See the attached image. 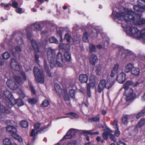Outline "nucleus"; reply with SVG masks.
<instances>
[{"mask_svg": "<svg viewBox=\"0 0 145 145\" xmlns=\"http://www.w3.org/2000/svg\"><path fill=\"white\" fill-rule=\"evenodd\" d=\"M112 14L118 20L123 19L126 23L132 21V23L136 25L145 24V19L141 18V15L140 14L135 13L131 9H126L125 11L122 12H116L114 11Z\"/></svg>", "mask_w": 145, "mask_h": 145, "instance_id": "nucleus-1", "label": "nucleus"}, {"mask_svg": "<svg viewBox=\"0 0 145 145\" xmlns=\"http://www.w3.org/2000/svg\"><path fill=\"white\" fill-rule=\"evenodd\" d=\"M47 56L51 68H53L57 65L61 67L64 64L62 54L59 52L56 56V52L54 50L51 48H48L46 52Z\"/></svg>", "mask_w": 145, "mask_h": 145, "instance_id": "nucleus-2", "label": "nucleus"}, {"mask_svg": "<svg viewBox=\"0 0 145 145\" xmlns=\"http://www.w3.org/2000/svg\"><path fill=\"white\" fill-rule=\"evenodd\" d=\"M122 22V26L124 28V31L129 35L133 37L138 38V35L139 32V30L136 27H131L128 24L131 23L132 21L130 22L126 23V22L123 19L121 20H118Z\"/></svg>", "mask_w": 145, "mask_h": 145, "instance_id": "nucleus-3", "label": "nucleus"}, {"mask_svg": "<svg viewBox=\"0 0 145 145\" xmlns=\"http://www.w3.org/2000/svg\"><path fill=\"white\" fill-rule=\"evenodd\" d=\"M114 79H108L107 82L105 80H102L99 82L98 86L96 92L101 93L103 91L104 89L106 88L108 89H110L114 84Z\"/></svg>", "mask_w": 145, "mask_h": 145, "instance_id": "nucleus-4", "label": "nucleus"}, {"mask_svg": "<svg viewBox=\"0 0 145 145\" xmlns=\"http://www.w3.org/2000/svg\"><path fill=\"white\" fill-rule=\"evenodd\" d=\"M10 64L12 69L16 71H20V73L22 75L23 80L25 81L26 80V77L25 72L21 70L22 67L19 63L14 59L12 58L10 60Z\"/></svg>", "mask_w": 145, "mask_h": 145, "instance_id": "nucleus-5", "label": "nucleus"}, {"mask_svg": "<svg viewBox=\"0 0 145 145\" xmlns=\"http://www.w3.org/2000/svg\"><path fill=\"white\" fill-rule=\"evenodd\" d=\"M55 90L57 93L60 97L63 96L65 101H68L69 99V97L68 94L67 89L65 88L63 89H61L57 83L54 85Z\"/></svg>", "mask_w": 145, "mask_h": 145, "instance_id": "nucleus-6", "label": "nucleus"}, {"mask_svg": "<svg viewBox=\"0 0 145 145\" xmlns=\"http://www.w3.org/2000/svg\"><path fill=\"white\" fill-rule=\"evenodd\" d=\"M89 83L87 84V94L89 97H91L90 88H93L97 85V82L95 80V76L91 74L89 78Z\"/></svg>", "mask_w": 145, "mask_h": 145, "instance_id": "nucleus-7", "label": "nucleus"}, {"mask_svg": "<svg viewBox=\"0 0 145 145\" xmlns=\"http://www.w3.org/2000/svg\"><path fill=\"white\" fill-rule=\"evenodd\" d=\"M6 129L7 131L10 133L13 138L18 140L20 142L22 141V138L16 134L17 129L15 127L8 125L6 128Z\"/></svg>", "mask_w": 145, "mask_h": 145, "instance_id": "nucleus-8", "label": "nucleus"}, {"mask_svg": "<svg viewBox=\"0 0 145 145\" xmlns=\"http://www.w3.org/2000/svg\"><path fill=\"white\" fill-rule=\"evenodd\" d=\"M35 78L38 82L43 84L44 83V77L43 72L37 67H35L33 69Z\"/></svg>", "mask_w": 145, "mask_h": 145, "instance_id": "nucleus-9", "label": "nucleus"}, {"mask_svg": "<svg viewBox=\"0 0 145 145\" xmlns=\"http://www.w3.org/2000/svg\"><path fill=\"white\" fill-rule=\"evenodd\" d=\"M31 43L32 46L35 51L36 52V53H35L34 54L35 61L36 63L39 64L40 62V61L39 59V56L38 54V53L39 52V46L36 41L34 40H31Z\"/></svg>", "mask_w": 145, "mask_h": 145, "instance_id": "nucleus-10", "label": "nucleus"}, {"mask_svg": "<svg viewBox=\"0 0 145 145\" xmlns=\"http://www.w3.org/2000/svg\"><path fill=\"white\" fill-rule=\"evenodd\" d=\"M124 94L126 96L125 99L127 101H132L136 96L135 93L134 92L133 89L131 88L128 90L125 91Z\"/></svg>", "mask_w": 145, "mask_h": 145, "instance_id": "nucleus-11", "label": "nucleus"}, {"mask_svg": "<svg viewBox=\"0 0 145 145\" xmlns=\"http://www.w3.org/2000/svg\"><path fill=\"white\" fill-rule=\"evenodd\" d=\"M2 89L3 90L4 95L6 97L7 101L6 104H7V103L9 105L10 102L12 104L13 103L15 102L14 99L10 92L6 88H5V89L2 88Z\"/></svg>", "mask_w": 145, "mask_h": 145, "instance_id": "nucleus-12", "label": "nucleus"}, {"mask_svg": "<svg viewBox=\"0 0 145 145\" xmlns=\"http://www.w3.org/2000/svg\"><path fill=\"white\" fill-rule=\"evenodd\" d=\"M126 74L123 72H122L119 74L117 78V80L118 83H123L126 80Z\"/></svg>", "mask_w": 145, "mask_h": 145, "instance_id": "nucleus-13", "label": "nucleus"}, {"mask_svg": "<svg viewBox=\"0 0 145 145\" xmlns=\"http://www.w3.org/2000/svg\"><path fill=\"white\" fill-rule=\"evenodd\" d=\"M10 112L9 110L5 108L3 105L0 103V119L4 117V113L9 114Z\"/></svg>", "mask_w": 145, "mask_h": 145, "instance_id": "nucleus-14", "label": "nucleus"}, {"mask_svg": "<svg viewBox=\"0 0 145 145\" xmlns=\"http://www.w3.org/2000/svg\"><path fill=\"white\" fill-rule=\"evenodd\" d=\"M75 134V130L74 129H71L67 132L66 135L61 140L63 141L65 139L71 138Z\"/></svg>", "mask_w": 145, "mask_h": 145, "instance_id": "nucleus-15", "label": "nucleus"}, {"mask_svg": "<svg viewBox=\"0 0 145 145\" xmlns=\"http://www.w3.org/2000/svg\"><path fill=\"white\" fill-rule=\"evenodd\" d=\"M10 51L13 56L15 57L16 55H19L18 52L21 51V49L20 46H17L14 48H10Z\"/></svg>", "mask_w": 145, "mask_h": 145, "instance_id": "nucleus-16", "label": "nucleus"}, {"mask_svg": "<svg viewBox=\"0 0 145 145\" xmlns=\"http://www.w3.org/2000/svg\"><path fill=\"white\" fill-rule=\"evenodd\" d=\"M7 84L10 88L13 90L16 89L18 87L15 82H13L11 80H8L7 82Z\"/></svg>", "mask_w": 145, "mask_h": 145, "instance_id": "nucleus-17", "label": "nucleus"}, {"mask_svg": "<svg viewBox=\"0 0 145 145\" xmlns=\"http://www.w3.org/2000/svg\"><path fill=\"white\" fill-rule=\"evenodd\" d=\"M14 102L12 104L11 102H10L9 105L7 103V105L8 106V107L10 108L12 107L15 105H17L18 106H20L24 105V103L20 99H17L16 100L14 99Z\"/></svg>", "mask_w": 145, "mask_h": 145, "instance_id": "nucleus-18", "label": "nucleus"}, {"mask_svg": "<svg viewBox=\"0 0 145 145\" xmlns=\"http://www.w3.org/2000/svg\"><path fill=\"white\" fill-rule=\"evenodd\" d=\"M32 26L33 27V30L37 32L40 31L42 29V27L40 25V23L39 22H36L33 23Z\"/></svg>", "mask_w": 145, "mask_h": 145, "instance_id": "nucleus-19", "label": "nucleus"}, {"mask_svg": "<svg viewBox=\"0 0 145 145\" xmlns=\"http://www.w3.org/2000/svg\"><path fill=\"white\" fill-rule=\"evenodd\" d=\"M98 61V59L96 55L92 54L90 56L89 61L90 63L93 65H95Z\"/></svg>", "mask_w": 145, "mask_h": 145, "instance_id": "nucleus-20", "label": "nucleus"}, {"mask_svg": "<svg viewBox=\"0 0 145 145\" xmlns=\"http://www.w3.org/2000/svg\"><path fill=\"white\" fill-rule=\"evenodd\" d=\"M32 30L31 27V26H28L27 27L26 29L23 30V33L25 34L26 33V34L27 36V37L28 39H30L32 36L31 32Z\"/></svg>", "mask_w": 145, "mask_h": 145, "instance_id": "nucleus-21", "label": "nucleus"}, {"mask_svg": "<svg viewBox=\"0 0 145 145\" xmlns=\"http://www.w3.org/2000/svg\"><path fill=\"white\" fill-rule=\"evenodd\" d=\"M103 44V46H102L101 44H98L97 46V48L99 49H101L105 48V46H107L109 44L108 39L107 38H105L103 39V41L102 42Z\"/></svg>", "mask_w": 145, "mask_h": 145, "instance_id": "nucleus-22", "label": "nucleus"}, {"mask_svg": "<svg viewBox=\"0 0 145 145\" xmlns=\"http://www.w3.org/2000/svg\"><path fill=\"white\" fill-rule=\"evenodd\" d=\"M133 9L134 10L139 12H143L145 10V5L142 7L139 5H134L133 6Z\"/></svg>", "mask_w": 145, "mask_h": 145, "instance_id": "nucleus-23", "label": "nucleus"}, {"mask_svg": "<svg viewBox=\"0 0 145 145\" xmlns=\"http://www.w3.org/2000/svg\"><path fill=\"white\" fill-rule=\"evenodd\" d=\"M79 80L81 83H86L88 80V77L85 74H81L79 76Z\"/></svg>", "mask_w": 145, "mask_h": 145, "instance_id": "nucleus-24", "label": "nucleus"}, {"mask_svg": "<svg viewBox=\"0 0 145 145\" xmlns=\"http://www.w3.org/2000/svg\"><path fill=\"white\" fill-rule=\"evenodd\" d=\"M105 71L104 68L101 65H99L97 66V73L99 75H101L103 74Z\"/></svg>", "mask_w": 145, "mask_h": 145, "instance_id": "nucleus-25", "label": "nucleus"}, {"mask_svg": "<svg viewBox=\"0 0 145 145\" xmlns=\"http://www.w3.org/2000/svg\"><path fill=\"white\" fill-rule=\"evenodd\" d=\"M133 82L131 81H127L123 85V88L125 91L128 90L129 87L132 86Z\"/></svg>", "mask_w": 145, "mask_h": 145, "instance_id": "nucleus-26", "label": "nucleus"}, {"mask_svg": "<svg viewBox=\"0 0 145 145\" xmlns=\"http://www.w3.org/2000/svg\"><path fill=\"white\" fill-rule=\"evenodd\" d=\"M134 66L131 63H128L125 66L124 71L125 72L127 73L129 72L130 71L131 72Z\"/></svg>", "mask_w": 145, "mask_h": 145, "instance_id": "nucleus-27", "label": "nucleus"}, {"mask_svg": "<svg viewBox=\"0 0 145 145\" xmlns=\"http://www.w3.org/2000/svg\"><path fill=\"white\" fill-rule=\"evenodd\" d=\"M140 72V71L139 68L134 66L131 72L132 74L137 76L139 75Z\"/></svg>", "mask_w": 145, "mask_h": 145, "instance_id": "nucleus-28", "label": "nucleus"}, {"mask_svg": "<svg viewBox=\"0 0 145 145\" xmlns=\"http://www.w3.org/2000/svg\"><path fill=\"white\" fill-rule=\"evenodd\" d=\"M130 117V116L127 115H124L122 118V121L125 125H127L128 122V120Z\"/></svg>", "mask_w": 145, "mask_h": 145, "instance_id": "nucleus-29", "label": "nucleus"}, {"mask_svg": "<svg viewBox=\"0 0 145 145\" xmlns=\"http://www.w3.org/2000/svg\"><path fill=\"white\" fill-rule=\"evenodd\" d=\"M100 117L99 114H97L95 117H94L89 119L88 121L92 123V122H98L99 121Z\"/></svg>", "mask_w": 145, "mask_h": 145, "instance_id": "nucleus-30", "label": "nucleus"}, {"mask_svg": "<svg viewBox=\"0 0 145 145\" xmlns=\"http://www.w3.org/2000/svg\"><path fill=\"white\" fill-rule=\"evenodd\" d=\"M4 145H11L12 143L10 139L7 138H3L2 140Z\"/></svg>", "mask_w": 145, "mask_h": 145, "instance_id": "nucleus-31", "label": "nucleus"}, {"mask_svg": "<svg viewBox=\"0 0 145 145\" xmlns=\"http://www.w3.org/2000/svg\"><path fill=\"white\" fill-rule=\"evenodd\" d=\"M14 80L16 83H17L19 86L22 85L23 83V82L21 80V78L18 76H15L14 77Z\"/></svg>", "mask_w": 145, "mask_h": 145, "instance_id": "nucleus-32", "label": "nucleus"}, {"mask_svg": "<svg viewBox=\"0 0 145 145\" xmlns=\"http://www.w3.org/2000/svg\"><path fill=\"white\" fill-rule=\"evenodd\" d=\"M145 124V118L141 119L136 126L137 128H139L143 126Z\"/></svg>", "mask_w": 145, "mask_h": 145, "instance_id": "nucleus-33", "label": "nucleus"}, {"mask_svg": "<svg viewBox=\"0 0 145 145\" xmlns=\"http://www.w3.org/2000/svg\"><path fill=\"white\" fill-rule=\"evenodd\" d=\"M15 40L16 42L19 44H22L23 43L22 38L18 34H16L15 35Z\"/></svg>", "mask_w": 145, "mask_h": 145, "instance_id": "nucleus-34", "label": "nucleus"}, {"mask_svg": "<svg viewBox=\"0 0 145 145\" xmlns=\"http://www.w3.org/2000/svg\"><path fill=\"white\" fill-rule=\"evenodd\" d=\"M99 133L98 132H95L94 133H92L90 131H86L84 130L82 131V133L84 135L86 136L87 134L89 135H92L94 134H98Z\"/></svg>", "mask_w": 145, "mask_h": 145, "instance_id": "nucleus-35", "label": "nucleus"}, {"mask_svg": "<svg viewBox=\"0 0 145 145\" xmlns=\"http://www.w3.org/2000/svg\"><path fill=\"white\" fill-rule=\"evenodd\" d=\"M59 47L61 49H68L69 48V46L67 44L61 43L59 45Z\"/></svg>", "mask_w": 145, "mask_h": 145, "instance_id": "nucleus-36", "label": "nucleus"}, {"mask_svg": "<svg viewBox=\"0 0 145 145\" xmlns=\"http://www.w3.org/2000/svg\"><path fill=\"white\" fill-rule=\"evenodd\" d=\"M89 35L87 32L84 33L83 37V39L84 42H89Z\"/></svg>", "mask_w": 145, "mask_h": 145, "instance_id": "nucleus-37", "label": "nucleus"}, {"mask_svg": "<svg viewBox=\"0 0 145 145\" xmlns=\"http://www.w3.org/2000/svg\"><path fill=\"white\" fill-rule=\"evenodd\" d=\"M9 4L13 7L17 8L18 3L15 0H12L10 2Z\"/></svg>", "mask_w": 145, "mask_h": 145, "instance_id": "nucleus-38", "label": "nucleus"}, {"mask_svg": "<svg viewBox=\"0 0 145 145\" xmlns=\"http://www.w3.org/2000/svg\"><path fill=\"white\" fill-rule=\"evenodd\" d=\"M37 133L38 132L36 131L34 129L32 130L30 135L31 136L33 137V139L31 140L33 142L35 140V137L37 135Z\"/></svg>", "mask_w": 145, "mask_h": 145, "instance_id": "nucleus-39", "label": "nucleus"}, {"mask_svg": "<svg viewBox=\"0 0 145 145\" xmlns=\"http://www.w3.org/2000/svg\"><path fill=\"white\" fill-rule=\"evenodd\" d=\"M64 57L67 61H70L71 59V55L69 52H66L64 54Z\"/></svg>", "mask_w": 145, "mask_h": 145, "instance_id": "nucleus-40", "label": "nucleus"}, {"mask_svg": "<svg viewBox=\"0 0 145 145\" xmlns=\"http://www.w3.org/2000/svg\"><path fill=\"white\" fill-rule=\"evenodd\" d=\"M2 56L3 58L5 60H8L10 57V54L7 52L4 53Z\"/></svg>", "mask_w": 145, "mask_h": 145, "instance_id": "nucleus-41", "label": "nucleus"}, {"mask_svg": "<svg viewBox=\"0 0 145 145\" xmlns=\"http://www.w3.org/2000/svg\"><path fill=\"white\" fill-rule=\"evenodd\" d=\"M138 36L139 38H145V28L142 29L140 32L139 31V34Z\"/></svg>", "mask_w": 145, "mask_h": 145, "instance_id": "nucleus-42", "label": "nucleus"}, {"mask_svg": "<svg viewBox=\"0 0 145 145\" xmlns=\"http://www.w3.org/2000/svg\"><path fill=\"white\" fill-rule=\"evenodd\" d=\"M49 41L51 43H55L56 44H58L57 40L54 37H51L49 39Z\"/></svg>", "mask_w": 145, "mask_h": 145, "instance_id": "nucleus-43", "label": "nucleus"}, {"mask_svg": "<svg viewBox=\"0 0 145 145\" xmlns=\"http://www.w3.org/2000/svg\"><path fill=\"white\" fill-rule=\"evenodd\" d=\"M145 113V107L143 110L140 112L138 113L136 116V118L137 119L139 118L141 116L143 115Z\"/></svg>", "mask_w": 145, "mask_h": 145, "instance_id": "nucleus-44", "label": "nucleus"}, {"mask_svg": "<svg viewBox=\"0 0 145 145\" xmlns=\"http://www.w3.org/2000/svg\"><path fill=\"white\" fill-rule=\"evenodd\" d=\"M20 124L22 127L25 128L27 127L28 125V122L25 121H22L20 122Z\"/></svg>", "mask_w": 145, "mask_h": 145, "instance_id": "nucleus-45", "label": "nucleus"}, {"mask_svg": "<svg viewBox=\"0 0 145 145\" xmlns=\"http://www.w3.org/2000/svg\"><path fill=\"white\" fill-rule=\"evenodd\" d=\"M18 92L21 98L23 99L25 97V94L21 89H20L19 91H18Z\"/></svg>", "mask_w": 145, "mask_h": 145, "instance_id": "nucleus-46", "label": "nucleus"}, {"mask_svg": "<svg viewBox=\"0 0 145 145\" xmlns=\"http://www.w3.org/2000/svg\"><path fill=\"white\" fill-rule=\"evenodd\" d=\"M98 32L97 31L94 29L92 31L91 33V36L93 38H96L97 36Z\"/></svg>", "mask_w": 145, "mask_h": 145, "instance_id": "nucleus-47", "label": "nucleus"}, {"mask_svg": "<svg viewBox=\"0 0 145 145\" xmlns=\"http://www.w3.org/2000/svg\"><path fill=\"white\" fill-rule=\"evenodd\" d=\"M67 93L68 92H67ZM69 95L68 93L69 96L70 95L72 98L74 97L75 95V91L73 89H70L69 92Z\"/></svg>", "mask_w": 145, "mask_h": 145, "instance_id": "nucleus-48", "label": "nucleus"}, {"mask_svg": "<svg viewBox=\"0 0 145 145\" xmlns=\"http://www.w3.org/2000/svg\"><path fill=\"white\" fill-rule=\"evenodd\" d=\"M41 124L39 123H37L34 125L35 129L38 132L39 130V129L41 127Z\"/></svg>", "mask_w": 145, "mask_h": 145, "instance_id": "nucleus-49", "label": "nucleus"}, {"mask_svg": "<svg viewBox=\"0 0 145 145\" xmlns=\"http://www.w3.org/2000/svg\"><path fill=\"white\" fill-rule=\"evenodd\" d=\"M49 104V101L47 100H44L42 103V105L44 107H47Z\"/></svg>", "mask_w": 145, "mask_h": 145, "instance_id": "nucleus-50", "label": "nucleus"}, {"mask_svg": "<svg viewBox=\"0 0 145 145\" xmlns=\"http://www.w3.org/2000/svg\"><path fill=\"white\" fill-rule=\"evenodd\" d=\"M28 101L29 103L31 104L36 103L37 102V100L34 98L29 99H28Z\"/></svg>", "mask_w": 145, "mask_h": 145, "instance_id": "nucleus-51", "label": "nucleus"}, {"mask_svg": "<svg viewBox=\"0 0 145 145\" xmlns=\"http://www.w3.org/2000/svg\"><path fill=\"white\" fill-rule=\"evenodd\" d=\"M65 39L66 40L67 42H69L71 39V37L69 34L66 33L65 35Z\"/></svg>", "mask_w": 145, "mask_h": 145, "instance_id": "nucleus-52", "label": "nucleus"}, {"mask_svg": "<svg viewBox=\"0 0 145 145\" xmlns=\"http://www.w3.org/2000/svg\"><path fill=\"white\" fill-rule=\"evenodd\" d=\"M44 66L46 69L47 70V73H48V75L49 76L51 77V74L50 73H49V71L48 70L49 68L48 66V65L46 62L45 61H44Z\"/></svg>", "mask_w": 145, "mask_h": 145, "instance_id": "nucleus-53", "label": "nucleus"}, {"mask_svg": "<svg viewBox=\"0 0 145 145\" xmlns=\"http://www.w3.org/2000/svg\"><path fill=\"white\" fill-rule=\"evenodd\" d=\"M119 65L118 64H115L114 65L113 68L112 70V72H117L118 70L119 69Z\"/></svg>", "mask_w": 145, "mask_h": 145, "instance_id": "nucleus-54", "label": "nucleus"}, {"mask_svg": "<svg viewBox=\"0 0 145 145\" xmlns=\"http://www.w3.org/2000/svg\"><path fill=\"white\" fill-rule=\"evenodd\" d=\"M124 52L123 48H122L120 50H119L118 56L121 57V56L124 55Z\"/></svg>", "mask_w": 145, "mask_h": 145, "instance_id": "nucleus-55", "label": "nucleus"}, {"mask_svg": "<svg viewBox=\"0 0 145 145\" xmlns=\"http://www.w3.org/2000/svg\"><path fill=\"white\" fill-rule=\"evenodd\" d=\"M89 48L91 52H94L96 50L95 46L92 44H91L89 45Z\"/></svg>", "mask_w": 145, "mask_h": 145, "instance_id": "nucleus-56", "label": "nucleus"}, {"mask_svg": "<svg viewBox=\"0 0 145 145\" xmlns=\"http://www.w3.org/2000/svg\"><path fill=\"white\" fill-rule=\"evenodd\" d=\"M109 134L107 132H104L103 133V137L104 139L107 140L108 138V135Z\"/></svg>", "mask_w": 145, "mask_h": 145, "instance_id": "nucleus-57", "label": "nucleus"}, {"mask_svg": "<svg viewBox=\"0 0 145 145\" xmlns=\"http://www.w3.org/2000/svg\"><path fill=\"white\" fill-rule=\"evenodd\" d=\"M63 30L62 28H60L59 30L57 31V34H59L60 37L61 38L62 37V31Z\"/></svg>", "mask_w": 145, "mask_h": 145, "instance_id": "nucleus-58", "label": "nucleus"}, {"mask_svg": "<svg viewBox=\"0 0 145 145\" xmlns=\"http://www.w3.org/2000/svg\"><path fill=\"white\" fill-rule=\"evenodd\" d=\"M111 139L114 142H116V140L114 136L112 134H109L108 135Z\"/></svg>", "mask_w": 145, "mask_h": 145, "instance_id": "nucleus-59", "label": "nucleus"}, {"mask_svg": "<svg viewBox=\"0 0 145 145\" xmlns=\"http://www.w3.org/2000/svg\"><path fill=\"white\" fill-rule=\"evenodd\" d=\"M30 87L31 90V92L32 93H33L34 95L35 94L36 92L35 89L32 85H30Z\"/></svg>", "mask_w": 145, "mask_h": 145, "instance_id": "nucleus-60", "label": "nucleus"}, {"mask_svg": "<svg viewBox=\"0 0 145 145\" xmlns=\"http://www.w3.org/2000/svg\"><path fill=\"white\" fill-rule=\"evenodd\" d=\"M67 114H69L70 115H71L73 117H74V118H77L78 117V116L77 114L72 112H70Z\"/></svg>", "mask_w": 145, "mask_h": 145, "instance_id": "nucleus-61", "label": "nucleus"}, {"mask_svg": "<svg viewBox=\"0 0 145 145\" xmlns=\"http://www.w3.org/2000/svg\"><path fill=\"white\" fill-rule=\"evenodd\" d=\"M116 72H112V71L110 75V77L108 78V79H114V77L115 75V74Z\"/></svg>", "mask_w": 145, "mask_h": 145, "instance_id": "nucleus-62", "label": "nucleus"}, {"mask_svg": "<svg viewBox=\"0 0 145 145\" xmlns=\"http://www.w3.org/2000/svg\"><path fill=\"white\" fill-rule=\"evenodd\" d=\"M118 128H117V130L115 132V136L116 137H118L120 134V132L118 129Z\"/></svg>", "mask_w": 145, "mask_h": 145, "instance_id": "nucleus-63", "label": "nucleus"}, {"mask_svg": "<svg viewBox=\"0 0 145 145\" xmlns=\"http://www.w3.org/2000/svg\"><path fill=\"white\" fill-rule=\"evenodd\" d=\"M17 9L16 10V11L18 13L21 14L22 13V8H16Z\"/></svg>", "mask_w": 145, "mask_h": 145, "instance_id": "nucleus-64", "label": "nucleus"}]
</instances>
